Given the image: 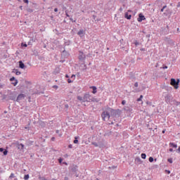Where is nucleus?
Masks as SVG:
<instances>
[{"instance_id":"1","label":"nucleus","mask_w":180,"mask_h":180,"mask_svg":"<svg viewBox=\"0 0 180 180\" xmlns=\"http://www.w3.org/2000/svg\"><path fill=\"white\" fill-rule=\"evenodd\" d=\"M114 110L111 108H107L101 114V118L103 121H106V120H110V114L114 112Z\"/></svg>"},{"instance_id":"2","label":"nucleus","mask_w":180,"mask_h":180,"mask_svg":"<svg viewBox=\"0 0 180 180\" xmlns=\"http://www.w3.org/2000/svg\"><path fill=\"white\" fill-rule=\"evenodd\" d=\"M94 98L89 93H87V94H84V96H83V103H86V102L91 103V102H94Z\"/></svg>"},{"instance_id":"3","label":"nucleus","mask_w":180,"mask_h":180,"mask_svg":"<svg viewBox=\"0 0 180 180\" xmlns=\"http://www.w3.org/2000/svg\"><path fill=\"white\" fill-rule=\"evenodd\" d=\"M170 84L174 86V89H178V88H179V79L175 80V79L172 78L171 79V82H170Z\"/></svg>"},{"instance_id":"4","label":"nucleus","mask_w":180,"mask_h":180,"mask_svg":"<svg viewBox=\"0 0 180 180\" xmlns=\"http://www.w3.org/2000/svg\"><path fill=\"white\" fill-rule=\"evenodd\" d=\"M146 20V17L142 14V13H140L139 15V18H137V20L139 21V22H142L143 20Z\"/></svg>"},{"instance_id":"5","label":"nucleus","mask_w":180,"mask_h":180,"mask_svg":"<svg viewBox=\"0 0 180 180\" xmlns=\"http://www.w3.org/2000/svg\"><path fill=\"white\" fill-rule=\"evenodd\" d=\"M86 58V56L83 52H79V60H84Z\"/></svg>"},{"instance_id":"6","label":"nucleus","mask_w":180,"mask_h":180,"mask_svg":"<svg viewBox=\"0 0 180 180\" xmlns=\"http://www.w3.org/2000/svg\"><path fill=\"white\" fill-rule=\"evenodd\" d=\"M89 89H92V94H97V87L96 86H89Z\"/></svg>"},{"instance_id":"7","label":"nucleus","mask_w":180,"mask_h":180,"mask_svg":"<svg viewBox=\"0 0 180 180\" xmlns=\"http://www.w3.org/2000/svg\"><path fill=\"white\" fill-rule=\"evenodd\" d=\"M24 98H25V95L24 94H19L18 98H17L16 101L19 102V101H22V99H24Z\"/></svg>"},{"instance_id":"8","label":"nucleus","mask_w":180,"mask_h":180,"mask_svg":"<svg viewBox=\"0 0 180 180\" xmlns=\"http://www.w3.org/2000/svg\"><path fill=\"white\" fill-rule=\"evenodd\" d=\"M84 34H85V31L83 30H80L77 32V35L80 36V37H82Z\"/></svg>"},{"instance_id":"9","label":"nucleus","mask_w":180,"mask_h":180,"mask_svg":"<svg viewBox=\"0 0 180 180\" xmlns=\"http://www.w3.org/2000/svg\"><path fill=\"white\" fill-rule=\"evenodd\" d=\"M10 80L11 82L14 81L13 82H12V84L14 85V86H16L17 84H18V80L17 79H15V77H13L10 79Z\"/></svg>"},{"instance_id":"10","label":"nucleus","mask_w":180,"mask_h":180,"mask_svg":"<svg viewBox=\"0 0 180 180\" xmlns=\"http://www.w3.org/2000/svg\"><path fill=\"white\" fill-rule=\"evenodd\" d=\"M124 18H127V20H131V15H129L128 13H125Z\"/></svg>"},{"instance_id":"11","label":"nucleus","mask_w":180,"mask_h":180,"mask_svg":"<svg viewBox=\"0 0 180 180\" xmlns=\"http://www.w3.org/2000/svg\"><path fill=\"white\" fill-rule=\"evenodd\" d=\"M18 148L19 150H23L24 148V145L22 143H20L18 145Z\"/></svg>"},{"instance_id":"12","label":"nucleus","mask_w":180,"mask_h":180,"mask_svg":"<svg viewBox=\"0 0 180 180\" xmlns=\"http://www.w3.org/2000/svg\"><path fill=\"white\" fill-rule=\"evenodd\" d=\"M169 146H172L174 148H176L178 147V145H176L172 142L169 143Z\"/></svg>"},{"instance_id":"13","label":"nucleus","mask_w":180,"mask_h":180,"mask_svg":"<svg viewBox=\"0 0 180 180\" xmlns=\"http://www.w3.org/2000/svg\"><path fill=\"white\" fill-rule=\"evenodd\" d=\"M19 65H20V68L22 69H23L25 68V65L22 61L19 62Z\"/></svg>"},{"instance_id":"14","label":"nucleus","mask_w":180,"mask_h":180,"mask_svg":"<svg viewBox=\"0 0 180 180\" xmlns=\"http://www.w3.org/2000/svg\"><path fill=\"white\" fill-rule=\"evenodd\" d=\"M77 99L79 100V101L84 102V97L82 96H77Z\"/></svg>"},{"instance_id":"15","label":"nucleus","mask_w":180,"mask_h":180,"mask_svg":"<svg viewBox=\"0 0 180 180\" xmlns=\"http://www.w3.org/2000/svg\"><path fill=\"white\" fill-rule=\"evenodd\" d=\"M78 136L75 137V140L73 141V143L77 144L79 143V141L77 140Z\"/></svg>"},{"instance_id":"16","label":"nucleus","mask_w":180,"mask_h":180,"mask_svg":"<svg viewBox=\"0 0 180 180\" xmlns=\"http://www.w3.org/2000/svg\"><path fill=\"white\" fill-rule=\"evenodd\" d=\"M141 158L143 160H146L147 157L146 153H141Z\"/></svg>"},{"instance_id":"17","label":"nucleus","mask_w":180,"mask_h":180,"mask_svg":"<svg viewBox=\"0 0 180 180\" xmlns=\"http://www.w3.org/2000/svg\"><path fill=\"white\" fill-rule=\"evenodd\" d=\"M143 98V95H141L140 97L139 98H137V102H141L142 101V99Z\"/></svg>"},{"instance_id":"18","label":"nucleus","mask_w":180,"mask_h":180,"mask_svg":"<svg viewBox=\"0 0 180 180\" xmlns=\"http://www.w3.org/2000/svg\"><path fill=\"white\" fill-rule=\"evenodd\" d=\"M149 162H154V158L153 157H150L149 158Z\"/></svg>"},{"instance_id":"19","label":"nucleus","mask_w":180,"mask_h":180,"mask_svg":"<svg viewBox=\"0 0 180 180\" xmlns=\"http://www.w3.org/2000/svg\"><path fill=\"white\" fill-rule=\"evenodd\" d=\"M29 178H30L29 174H25V177H24V179H25V180H28Z\"/></svg>"},{"instance_id":"20","label":"nucleus","mask_w":180,"mask_h":180,"mask_svg":"<svg viewBox=\"0 0 180 180\" xmlns=\"http://www.w3.org/2000/svg\"><path fill=\"white\" fill-rule=\"evenodd\" d=\"M3 153H4V155H7V154H8V150L5 149V150L3 151Z\"/></svg>"},{"instance_id":"21","label":"nucleus","mask_w":180,"mask_h":180,"mask_svg":"<svg viewBox=\"0 0 180 180\" xmlns=\"http://www.w3.org/2000/svg\"><path fill=\"white\" fill-rule=\"evenodd\" d=\"M92 145H94L95 147H98V143H96V142L92 143Z\"/></svg>"},{"instance_id":"22","label":"nucleus","mask_w":180,"mask_h":180,"mask_svg":"<svg viewBox=\"0 0 180 180\" xmlns=\"http://www.w3.org/2000/svg\"><path fill=\"white\" fill-rule=\"evenodd\" d=\"M14 177H15L14 174H13V173H11L9 178H10V179H13V178H14Z\"/></svg>"},{"instance_id":"23","label":"nucleus","mask_w":180,"mask_h":180,"mask_svg":"<svg viewBox=\"0 0 180 180\" xmlns=\"http://www.w3.org/2000/svg\"><path fill=\"white\" fill-rule=\"evenodd\" d=\"M167 8V6H164L163 8L161 9V12H164V9H165Z\"/></svg>"},{"instance_id":"24","label":"nucleus","mask_w":180,"mask_h":180,"mask_svg":"<svg viewBox=\"0 0 180 180\" xmlns=\"http://www.w3.org/2000/svg\"><path fill=\"white\" fill-rule=\"evenodd\" d=\"M122 105H126V101H125V100H123V101H122Z\"/></svg>"},{"instance_id":"25","label":"nucleus","mask_w":180,"mask_h":180,"mask_svg":"<svg viewBox=\"0 0 180 180\" xmlns=\"http://www.w3.org/2000/svg\"><path fill=\"white\" fill-rule=\"evenodd\" d=\"M134 86H135V88H138V86H139V83H138V82H136V83L134 84Z\"/></svg>"},{"instance_id":"26","label":"nucleus","mask_w":180,"mask_h":180,"mask_svg":"<svg viewBox=\"0 0 180 180\" xmlns=\"http://www.w3.org/2000/svg\"><path fill=\"white\" fill-rule=\"evenodd\" d=\"M58 161H59V162L61 164L62 162H63V158H60L58 159Z\"/></svg>"},{"instance_id":"27","label":"nucleus","mask_w":180,"mask_h":180,"mask_svg":"<svg viewBox=\"0 0 180 180\" xmlns=\"http://www.w3.org/2000/svg\"><path fill=\"white\" fill-rule=\"evenodd\" d=\"M68 84H72V81L70 79H68Z\"/></svg>"},{"instance_id":"28","label":"nucleus","mask_w":180,"mask_h":180,"mask_svg":"<svg viewBox=\"0 0 180 180\" xmlns=\"http://www.w3.org/2000/svg\"><path fill=\"white\" fill-rule=\"evenodd\" d=\"M39 179L41 180H47L46 179H45V177H39Z\"/></svg>"},{"instance_id":"29","label":"nucleus","mask_w":180,"mask_h":180,"mask_svg":"<svg viewBox=\"0 0 180 180\" xmlns=\"http://www.w3.org/2000/svg\"><path fill=\"white\" fill-rule=\"evenodd\" d=\"M53 88H54L55 89H58V86L57 85H54Z\"/></svg>"},{"instance_id":"30","label":"nucleus","mask_w":180,"mask_h":180,"mask_svg":"<svg viewBox=\"0 0 180 180\" xmlns=\"http://www.w3.org/2000/svg\"><path fill=\"white\" fill-rule=\"evenodd\" d=\"M15 74H16L17 75H20V74H21V72H19V71H17V72H15Z\"/></svg>"},{"instance_id":"31","label":"nucleus","mask_w":180,"mask_h":180,"mask_svg":"<svg viewBox=\"0 0 180 180\" xmlns=\"http://www.w3.org/2000/svg\"><path fill=\"white\" fill-rule=\"evenodd\" d=\"M135 46L139 45V43L138 41L134 42Z\"/></svg>"},{"instance_id":"32","label":"nucleus","mask_w":180,"mask_h":180,"mask_svg":"<svg viewBox=\"0 0 180 180\" xmlns=\"http://www.w3.org/2000/svg\"><path fill=\"white\" fill-rule=\"evenodd\" d=\"M146 104H147V105H151V104H152V103H151V102H150V101H147V102H146Z\"/></svg>"},{"instance_id":"33","label":"nucleus","mask_w":180,"mask_h":180,"mask_svg":"<svg viewBox=\"0 0 180 180\" xmlns=\"http://www.w3.org/2000/svg\"><path fill=\"white\" fill-rule=\"evenodd\" d=\"M65 108L66 109H68V108H69L68 104H66V105H65Z\"/></svg>"},{"instance_id":"34","label":"nucleus","mask_w":180,"mask_h":180,"mask_svg":"<svg viewBox=\"0 0 180 180\" xmlns=\"http://www.w3.org/2000/svg\"><path fill=\"white\" fill-rule=\"evenodd\" d=\"M4 149L3 148H0V152L2 153L4 152Z\"/></svg>"},{"instance_id":"35","label":"nucleus","mask_w":180,"mask_h":180,"mask_svg":"<svg viewBox=\"0 0 180 180\" xmlns=\"http://www.w3.org/2000/svg\"><path fill=\"white\" fill-rule=\"evenodd\" d=\"M168 162H169V163H172V159H168Z\"/></svg>"},{"instance_id":"36","label":"nucleus","mask_w":180,"mask_h":180,"mask_svg":"<svg viewBox=\"0 0 180 180\" xmlns=\"http://www.w3.org/2000/svg\"><path fill=\"white\" fill-rule=\"evenodd\" d=\"M166 172H167L168 174H171V171L169 170H166Z\"/></svg>"},{"instance_id":"37","label":"nucleus","mask_w":180,"mask_h":180,"mask_svg":"<svg viewBox=\"0 0 180 180\" xmlns=\"http://www.w3.org/2000/svg\"><path fill=\"white\" fill-rule=\"evenodd\" d=\"M24 2H25V4H28V3H29L28 0H24Z\"/></svg>"},{"instance_id":"38","label":"nucleus","mask_w":180,"mask_h":180,"mask_svg":"<svg viewBox=\"0 0 180 180\" xmlns=\"http://www.w3.org/2000/svg\"><path fill=\"white\" fill-rule=\"evenodd\" d=\"M65 13H66V15H67L68 17H70V15H69V14H68V12L66 11Z\"/></svg>"},{"instance_id":"39","label":"nucleus","mask_w":180,"mask_h":180,"mask_svg":"<svg viewBox=\"0 0 180 180\" xmlns=\"http://www.w3.org/2000/svg\"><path fill=\"white\" fill-rule=\"evenodd\" d=\"M22 46H24L25 47L27 46V45L26 44H22Z\"/></svg>"},{"instance_id":"40","label":"nucleus","mask_w":180,"mask_h":180,"mask_svg":"<svg viewBox=\"0 0 180 180\" xmlns=\"http://www.w3.org/2000/svg\"><path fill=\"white\" fill-rule=\"evenodd\" d=\"M69 148H72V144L69 145Z\"/></svg>"},{"instance_id":"41","label":"nucleus","mask_w":180,"mask_h":180,"mask_svg":"<svg viewBox=\"0 0 180 180\" xmlns=\"http://www.w3.org/2000/svg\"><path fill=\"white\" fill-rule=\"evenodd\" d=\"M173 151H174V149L169 148V152H173Z\"/></svg>"},{"instance_id":"42","label":"nucleus","mask_w":180,"mask_h":180,"mask_svg":"<svg viewBox=\"0 0 180 180\" xmlns=\"http://www.w3.org/2000/svg\"><path fill=\"white\" fill-rule=\"evenodd\" d=\"M162 68L163 69H167V68H168V66H164Z\"/></svg>"},{"instance_id":"43","label":"nucleus","mask_w":180,"mask_h":180,"mask_svg":"<svg viewBox=\"0 0 180 180\" xmlns=\"http://www.w3.org/2000/svg\"><path fill=\"white\" fill-rule=\"evenodd\" d=\"M112 169H116V168H117V166H112Z\"/></svg>"},{"instance_id":"44","label":"nucleus","mask_w":180,"mask_h":180,"mask_svg":"<svg viewBox=\"0 0 180 180\" xmlns=\"http://www.w3.org/2000/svg\"><path fill=\"white\" fill-rule=\"evenodd\" d=\"M54 11H55V12H58V9H57V8H55Z\"/></svg>"},{"instance_id":"45","label":"nucleus","mask_w":180,"mask_h":180,"mask_svg":"<svg viewBox=\"0 0 180 180\" xmlns=\"http://www.w3.org/2000/svg\"><path fill=\"white\" fill-rule=\"evenodd\" d=\"M55 137H52V141H54Z\"/></svg>"},{"instance_id":"46","label":"nucleus","mask_w":180,"mask_h":180,"mask_svg":"<svg viewBox=\"0 0 180 180\" xmlns=\"http://www.w3.org/2000/svg\"><path fill=\"white\" fill-rule=\"evenodd\" d=\"M65 180H69L68 177H65Z\"/></svg>"},{"instance_id":"47","label":"nucleus","mask_w":180,"mask_h":180,"mask_svg":"<svg viewBox=\"0 0 180 180\" xmlns=\"http://www.w3.org/2000/svg\"><path fill=\"white\" fill-rule=\"evenodd\" d=\"M75 77V75H72V77H71L72 78V77Z\"/></svg>"},{"instance_id":"48","label":"nucleus","mask_w":180,"mask_h":180,"mask_svg":"<svg viewBox=\"0 0 180 180\" xmlns=\"http://www.w3.org/2000/svg\"><path fill=\"white\" fill-rule=\"evenodd\" d=\"M65 77H66L67 78H68V77H69V75H66Z\"/></svg>"},{"instance_id":"49","label":"nucleus","mask_w":180,"mask_h":180,"mask_svg":"<svg viewBox=\"0 0 180 180\" xmlns=\"http://www.w3.org/2000/svg\"><path fill=\"white\" fill-rule=\"evenodd\" d=\"M162 134H165V130H163V131H162Z\"/></svg>"},{"instance_id":"50","label":"nucleus","mask_w":180,"mask_h":180,"mask_svg":"<svg viewBox=\"0 0 180 180\" xmlns=\"http://www.w3.org/2000/svg\"><path fill=\"white\" fill-rule=\"evenodd\" d=\"M20 8L21 10L22 9V6H20Z\"/></svg>"},{"instance_id":"51","label":"nucleus","mask_w":180,"mask_h":180,"mask_svg":"<svg viewBox=\"0 0 180 180\" xmlns=\"http://www.w3.org/2000/svg\"><path fill=\"white\" fill-rule=\"evenodd\" d=\"M64 164H65V165H68V163H67V162H64Z\"/></svg>"},{"instance_id":"52","label":"nucleus","mask_w":180,"mask_h":180,"mask_svg":"<svg viewBox=\"0 0 180 180\" xmlns=\"http://www.w3.org/2000/svg\"><path fill=\"white\" fill-rule=\"evenodd\" d=\"M109 124H113V122L109 123Z\"/></svg>"},{"instance_id":"53","label":"nucleus","mask_w":180,"mask_h":180,"mask_svg":"<svg viewBox=\"0 0 180 180\" xmlns=\"http://www.w3.org/2000/svg\"><path fill=\"white\" fill-rule=\"evenodd\" d=\"M25 129H27V127H25Z\"/></svg>"},{"instance_id":"54","label":"nucleus","mask_w":180,"mask_h":180,"mask_svg":"<svg viewBox=\"0 0 180 180\" xmlns=\"http://www.w3.org/2000/svg\"><path fill=\"white\" fill-rule=\"evenodd\" d=\"M66 157H68V154H66V155H65Z\"/></svg>"}]
</instances>
